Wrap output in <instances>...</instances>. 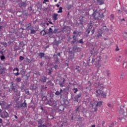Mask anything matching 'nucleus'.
<instances>
[{
    "label": "nucleus",
    "instance_id": "f257e3e1",
    "mask_svg": "<svg viewBox=\"0 0 127 127\" xmlns=\"http://www.w3.org/2000/svg\"><path fill=\"white\" fill-rule=\"evenodd\" d=\"M93 11L94 12L93 14H92L91 16L94 20L98 19V18H99V17H98L99 16V17H101V18H103V17H104V14L103 13H101L100 14L99 13H98V12H97L95 9H93Z\"/></svg>",
    "mask_w": 127,
    "mask_h": 127
},
{
    "label": "nucleus",
    "instance_id": "f03ea898",
    "mask_svg": "<svg viewBox=\"0 0 127 127\" xmlns=\"http://www.w3.org/2000/svg\"><path fill=\"white\" fill-rule=\"evenodd\" d=\"M79 32L74 31L73 32V35L72 36V40L71 42V44H75V43H78V39L77 38L79 35Z\"/></svg>",
    "mask_w": 127,
    "mask_h": 127
},
{
    "label": "nucleus",
    "instance_id": "7ed1b4c3",
    "mask_svg": "<svg viewBox=\"0 0 127 127\" xmlns=\"http://www.w3.org/2000/svg\"><path fill=\"white\" fill-rule=\"evenodd\" d=\"M43 98H46V101H47L46 102V104L47 105H49V106H54V105H55V104L56 103V102L55 101H54V100H53V98L50 97L49 99H47V98H46V96L44 95L43 96Z\"/></svg>",
    "mask_w": 127,
    "mask_h": 127
},
{
    "label": "nucleus",
    "instance_id": "20e7f679",
    "mask_svg": "<svg viewBox=\"0 0 127 127\" xmlns=\"http://www.w3.org/2000/svg\"><path fill=\"white\" fill-rule=\"evenodd\" d=\"M19 1H20L19 3V6L21 8H24V7H25L27 5V3H26L27 0H19Z\"/></svg>",
    "mask_w": 127,
    "mask_h": 127
},
{
    "label": "nucleus",
    "instance_id": "39448f33",
    "mask_svg": "<svg viewBox=\"0 0 127 127\" xmlns=\"http://www.w3.org/2000/svg\"><path fill=\"white\" fill-rule=\"evenodd\" d=\"M71 27L68 26H65L61 29V31L63 32V33H69Z\"/></svg>",
    "mask_w": 127,
    "mask_h": 127
},
{
    "label": "nucleus",
    "instance_id": "423d86ee",
    "mask_svg": "<svg viewBox=\"0 0 127 127\" xmlns=\"http://www.w3.org/2000/svg\"><path fill=\"white\" fill-rule=\"evenodd\" d=\"M96 94H97V96H100V97L102 98H105L106 97V93H104V92L101 90H97Z\"/></svg>",
    "mask_w": 127,
    "mask_h": 127
},
{
    "label": "nucleus",
    "instance_id": "0eeeda50",
    "mask_svg": "<svg viewBox=\"0 0 127 127\" xmlns=\"http://www.w3.org/2000/svg\"><path fill=\"white\" fill-rule=\"evenodd\" d=\"M65 82H66L65 78H61L59 82L60 86L62 87H65Z\"/></svg>",
    "mask_w": 127,
    "mask_h": 127
},
{
    "label": "nucleus",
    "instance_id": "6e6552de",
    "mask_svg": "<svg viewBox=\"0 0 127 127\" xmlns=\"http://www.w3.org/2000/svg\"><path fill=\"white\" fill-rule=\"evenodd\" d=\"M120 110H119V114L121 115V116H124L125 117H127V113L126 111H125L124 110V109H123L122 108V107H120Z\"/></svg>",
    "mask_w": 127,
    "mask_h": 127
},
{
    "label": "nucleus",
    "instance_id": "1a4fd4ad",
    "mask_svg": "<svg viewBox=\"0 0 127 127\" xmlns=\"http://www.w3.org/2000/svg\"><path fill=\"white\" fill-rule=\"evenodd\" d=\"M81 96H82V94H81V93H78L76 96H75L74 97V99H73L74 102H78L79 101L78 99H79V98H81Z\"/></svg>",
    "mask_w": 127,
    "mask_h": 127
},
{
    "label": "nucleus",
    "instance_id": "9d476101",
    "mask_svg": "<svg viewBox=\"0 0 127 127\" xmlns=\"http://www.w3.org/2000/svg\"><path fill=\"white\" fill-rule=\"evenodd\" d=\"M77 47L78 46L74 45L73 47V51H74V52H80L81 51V48Z\"/></svg>",
    "mask_w": 127,
    "mask_h": 127
},
{
    "label": "nucleus",
    "instance_id": "9b49d317",
    "mask_svg": "<svg viewBox=\"0 0 127 127\" xmlns=\"http://www.w3.org/2000/svg\"><path fill=\"white\" fill-rule=\"evenodd\" d=\"M93 2H96V4L101 5L104 3V0H94Z\"/></svg>",
    "mask_w": 127,
    "mask_h": 127
},
{
    "label": "nucleus",
    "instance_id": "f8f14e48",
    "mask_svg": "<svg viewBox=\"0 0 127 127\" xmlns=\"http://www.w3.org/2000/svg\"><path fill=\"white\" fill-rule=\"evenodd\" d=\"M62 92H63V90L62 88L60 89V91H57L55 93V95L56 96H60V98H62Z\"/></svg>",
    "mask_w": 127,
    "mask_h": 127
},
{
    "label": "nucleus",
    "instance_id": "ddd939ff",
    "mask_svg": "<svg viewBox=\"0 0 127 127\" xmlns=\"http://www.w3.org/2000/svg\"><path fill=\"white\" fill-rule=\"evenodd\" d=\"M92 106L93 109H94V112H97V110H98V108H97V107H98L97 105V101H94Z\"/></svg>",
    "mask_w": 127,
    "mask_h": 127
},
{
    "label": "nucleus",
    "instance_id": "4468645a",
    "mask_svg": "<svg viewBox=\"0 0 127 127\" xmlns=\"http://www.w3.org/2000/svg\"><path fill=\"white\" fill-rule=\"evenodd\" d=\"M3 115H1V118H2V119H4L5 118H8V113H7V112H6V111H4L3 112Z\"/></svg>",
    "mask_w": 127,
    "mask_h": 127
},
{
    "label": "nucleus",
    "instance_id": "2eb2a0df",
    "mask_svg": "<svg viewBox=\"0 0 127 127\" xmlns=\"http://www.w3.org/2000/svg\"><path fill=\"white\" fill-rule=\"evenodd\" d=\"M7 71V70H6V68L5 67H1L0 68V75H1V74H4V73H5Z\"/></svg>",
    "mask_w": 127,
    "mask_h": 127
},
{
    "label": "nucleus",
    "instance_id": "dca6fc26",
    "mask_svg": "<svg viewBox=\"0 0 127 127\" xmlns=\"http://www.w3.org/2000/svg\"><path fill=\"white\" fill-rule=\"evenodd\" d=\"M47 86H44V85H42L41 86V91L42 93H44L45 91H46Z\"/></svg>",
    "mask_w": 127,
    "mask_h": 127
},
{
    "label": "nucleus",
    "instance_id": "f3484780",
    "mask_svg": "<svg viewBox=\"0 0 127 127\" xmlns=\"http://www.w3.org/2000/svg\"><path fill=\"white\" fill-rule=\"evenodd\" d=\"M58 17V14L54 13L53 15L52 18L54 21H56V20H57V19H58V18H57Z\"/></svg>",
    "mask_w": 127,
    "mask_h": 127
},
{
    "label": "nucleus",
    "instance_id": "a211bd4d",
    "mask_svg": "<svg viewBox=\"0 0 127 127\" xmlns=\"http://www.w3.org/2000/svg\"><path fill=\"white\" fill-rule=\"evenodd\" d=\"M47 79V77L46 76H42L41 78L40 79V81L42 82V83H45L46 82V80Z\"/></svg>",
    "mask_w": 127,
    "mask_h": 127
},
{
    "label": "nucleus",
    "instance_id": "6ab92c4d",
    "mask_svg": "<svg viewBox=\"0 0 127 127\" xmlns=\"http://www.w3.org/2000/svg\"><path fill=\"white\" fill-rule=\"evenodd\" d=\"M26 28L27 30H31L32 29V27L31 26V23L26 25Z\"/></svg>",
    "mask_w": 127,
    "mask_h": 127
},
{
    "label": "nucleus",
    "instance_id": "aec40b11",
    "mask_svg": "<svg viewBox=\"0 0 127 127\" xmlns=\"http://www.w3.org/2000/svg\"><path fill=\"white\" fill-rule=\"evenodd\" d=\"M10 88L11 89L12 91H15V86H14V83L13 82H11Z\"/></svg>",
    "mask_w": 127,
    "mask_h": 127
},
{
    "label": "nucleus",
    "instance_id": "412c9836",
    "mask_svg": "<svg viewBox=\"0 0 127 127\" xmlns=\"http://www.w3.org/2000/svg\"><path fill=\"white\" fill-rule=\"evenodd\" d=\"M103 75H104L105 76H110V75H111V73H110L109 71L105 70L103 71Z\"/></svg>",
    "mask_w": 127,
    "mask_h": 127
},
{
    "label": "nucleus",
    "instance_id": "4be33fe9",
    "mask_svg": "<svg viewBox=\"0 0 127 127\" xmlns=\"http://www.w3.org/2000/svg\"><path fill=\"white\" fill-rule=\"evenodd\" d=\"M40 34H41V35H43V36H44L47 34V32H46V31H45V28L40 32Z\"/></svg>",
    "mask_w": 127,
    "mask_h": 127
},
{
    "label": "nucleus",
    "instance_id": "5701e85b",
    "mask_svg": "<svg viewBox=\"0 0 127 127\" xmlns=\"http://www.w3.org/2000/svg\"><path fill=\"white\" fill-rule=\"evenodd\" d=\"M13 71H17L16 73H14V74L15 75V76H18V75H19V72H18L19 71V70L18 69V68L17 67L14 68Z\"/></svg>",
    "mask_w": 127,
    "mask_h": 127
},
{
    "label": "nucleus",
    "instance_id": "b1692460",
    "mask_svg": "<svg viewBox=\"0 0 127 127\" xmlns=\"http://www.w3.org/2000/svg\"><path fill=\"white\" fill-rule=\"evenodd\" d=\"M119 120H120L121 122H125L126 120H127V116H123L119 118Z\"/></svg>",
    "mask_w": 127,
    "mask_h": 127
},
{
    "label": "nucleus",
    "instance_id": "393cba45",
    "mask_svg": "<svg viewBox=\"0 0 127 127\" xmlns=\"http://www.w3.org/2000/svg\"><path fill=\"white\" fill-rule=\"evenodd\" d=\"M54 60L56 62V63H58L59 62V58H58V57L55 55H54Z\"/></svg>",
    "mask_w": 127,
    "mask_h": 127
},
{
    "label": "nucleus",
    "instance_id": "a878e982",
    "mask_svg": "<svg viewBox=\"0 0 127 127\" xmlns=\"http://www.w3.org/2000/svg\"><path fill=\"white\" fill-rule=\"evenodd\" d=\"M48 75H51L53 72V68H50L48 69Z\"/></svg>",
    "mask_w": 127,
    "mask_h": 127
},
{
    "label": "nucleus",
    "instance_id": "bb28decb",
    "mask_svg": "<svg viewBox=\"0 0 127 127\" xmlns=\"http://www.w3.org/2000/svg\"><path fill=\"white\" fill-rule=\"evenodd\" d=\"M14 91V94H15L16 96H17V97H19V94L20 92H19V91H18L17 89H15Z\"/></svg>",
    "mask_w": 127,
    "mask_h": 127
},
{
    "label": "nucleus",
    "instance_id": "cd10ccee",
    "mask_svg": "<svg viewBox=\"0 0 127 127\" xmlns=\"http://www.w3.org/2000/svg\"><path fill=\"white\" fill-rule=\"evenodd\" d=\"M101 61V57H97L95 59V62L97 64H99V62Z\"/></svg>",
    "mask_w": 127,
    "mask_h": 127
},
{
    "label": "nucleus",
    "instance_id": "c85d7f7f",
    "mask_svg": "<svg viewBox=\"0 0 127 127\" xmlns=\"http://www.w3.org/2000/svg\"><path fill=\"white\" fill-rule=\"evenodd\" d=\"M45 54L44 53H39V57L40 58H43V57H45Z\"/></svg>",
    "mask_w": 127,
    "mask_h": 127
},
{
    "label": "nucleus",
    "instance_id": "c756f323",
    "mask_svg": "<svg viewBox=\"0 0 127 127\" xmlns=\"http://www.w3.org/2000/svg\"><path fill=\"white\" fill-rule=\"evenodd\" d=\"M96 104L97 105V107H102L103 105V101H96Z\"/></svg>",
    "mask_w": 127,
    "mask_h": 127
},
{
    "label": "nucleus",
    "instance_id": "7c9ffc66",
    "mask_svg": "<svg viewBox=\"0 0 127 127\" xmlns=\"http://www.w3.org/2000/svg\"><path fill=\"white\" fill-rule=\"evenodd\" d=\"M75 114H79L80 112V106H78L77 108L74 110Z\"/></svg>",
    "mask_w": 127,
    "mask_h": 127
},
{
    "label": "nucleus",
    "instance_id": "2f4dec72",
    "mask_svg": "<svg viewBox=\"0 0 127 127\" xmlns=\"http://www.w3.org/2000/svg\"><path fill=\"white\" fill-rule=\"evenodd\" d=\"M89 24V26L88 27V30H91V29H92V28H93V25H92V22H90V23L88 24Z\"/></svg>",
    "mask_w": 127,
    "mask_h": 127
},
{
    "label": "nucleus",
    "instance_id": "473e14b6",
    "mask_svg": "<svg viewBox=\"0 0 127 127\" xmlns=\"http://www.w3.org/2000/svg\"><path fill=\"white\" fill-rule=\"evenodd\" d=\"M81 113H82V114H87L88 111L87 110H85V108H82V110L81 111Z\"/></svg>",
    "mask_w": 127,
    "mask_h": 127
},
{
    "label": "nucleus",
    "instance_id": "72a5a7b5",
    "mask_svg": "<svg viewBox=\"0 0 127 127\" xmlns=\"http://www.w3.org/2000/svg\"><path fill=\"white\" fill-rule=\"evenodd\" d=\"M100 37H102V34H98L95 35L94 38H96V39H99V38H100Z\"/></svg>",
    "mask_w": 127,
    "mask_h": 127
},
{
    "label": "nucleus",
    "instance_id": "f704fd0d",
    "mask_svg": "<svg viewBox=\"0 0 127 127\" xmlns=\"http://www.w3.org/2000/svg\"><path fill=\"white\" fill-rule=\"evenodd\" d=\"M66 7H67L68 10H69V9H71V8H72V7H73V5H72L71 4H67L66 5Z\"/></svg>",
    "mask_w": 127,
    "mask_h": 127
},
{
    "label": "nucleus",
    "instance_id": "c9c22d12",
    "mask_svg": "<svg viewBox=\"0 0 127 127\" xmlns=\"http://www.w3.org/2000/svg\"><path fill=\"white\" fill-rule=\"evenodd\" d=\"M36 7H37L38 10H41V4H38V5H36Z\"/></svg>",
    "mask_w": 127,
    "mask_h": 127
},
{
    "label": "nucleus",
    "instance_id": "e433bc0d",
    "mask_svg": "<svg viewBox=\"0 0 127 127\" xmlns=\"http://www.w3.org/2000/svg\"><path fill=\"white\" fill-rule=\"evenodd\" d=\"M53 29H52V28H49V34H53L54 33H53Z\"/></svg>",
    "mask_w": 127,
    "mask_h": 127
},
{
    "label": "nucleus",
    "instance_id": "4c0bfd02",
    "mask_svg": "<svg viewBox=\"0 0 127 127\" xmlns=\"http://www.w3.org/2000/svg\"><path fill=\"white\" fill-rule=\"evenodd\" d=\"M16 82L17 83H20V82H21V78L20 77H17L16 78Z\"/></svg>",
    "mask_w": 127,
    "mask_h": 127
},
{
    "label": "nucleus",
    "instance_id": "58836bf2",
    "mask_svg": "<svg viewBox=\"0 0 127 127\" xmlns=\"http://www.w3.org/2000/svg\"><path fill=\"white\" fill-rule=\"evenodd\" d=\"M79 68H80L79 66H76L74 68V70H77V71L78 72V73H80L81 70L79 69Z\"/></svg>",
    "mask_w": 127,
    "mask_h": 127
},
{
    "label": "nucleus",
    "instance_id": "ea45409f",
    "mask_svg": "<svg viewBox=\"0 0 127 127\" xmlns=\"http://www.w3.org/2000/svg\"><path fill=\"white\" fill-rule=\"evenodd\" d=\"M20 107H24L25 108L26 107V103H25V101L23 103L20 105Z\"/></svg>",
    "mask_w": 127,
    "mask_h": 127
},
{
    "label": "nucleus",
    "instance_id": "a19ab883",
    "mask_svg": "<svg viewBox=\"0 0 127 127\" xmlns=\"http://www.w3.org/2000/svg\"><path fill=\"white\" fill-rule=\"evenodd\" d=\"M77 43L83 44V43H84V42L83 41V39L79 40L78 41L77 40Z\"/></svg>",
    "mask_w": 127,
    "mask_h": 127
},
{
    "label": "nucleus",
    "instance_id": "79ce46f5",
    "mask_svg": "<svg viewBox=\"0 0 127 127\" xmlns=\"http://www.w3.org/2000/svg\"><path fill=\"white\" fill-rule=\"evenodd\" d=\"M45 60H50L51 59V57L46 56L44 57Z\"/></svg>",
    "mask_w": 127,
    "mask_h": 127
},
{
    "label": "nucleus",
    "instance_id": "37998d69",
    "mask_svg": "<svg viewBox=\"0 0 127 127\" xmlns=\"http://www.w3.org/2000/svg\"><path fill=\"white\" fill-rule=\"evenodd\" d=\"M24 91L25 94H27V95H30L29 90H27V89H24Z\"/></svg>",
    "mask_w": 127,
    "mask_h": 127
},
{
    "label": "nucleus",
    "instance_id": "c03bdc74",
    "mask_svg": "<svg viewBox=\"0 0 127 127\" xmlns=\"http://www.w3.org/2000/svg\"><path fill=\"white\" fill-rule=\"evenodd\" d=\"M80 119H81V117H80V116H77V118H76V117L74 118V120L76 121H78Z\"/></svg>",
    "mask_w": 127,
    "mask_h": 127
},
{
    "label": "nucleus",
    "instance_id": "a18cd8bd",
    "mask_svg": "<svg viewBox=\"0 0 127 127\" xmlns=\"http://www.w3.org/2000/svg\"><path fill=\"white\" fill-rule=\"evenodd\" d=\"M36 31L35 30L31 29V34H35Z\"/></svg>",
    "mask_w": 127,
    "mask_h": 127
},
{
    "label": "nucleus",
    "instance_id": "49530a36",
    "mask_svg": "<svg viewBox=\"0 0 127 127\" xmlns=\"http://www.w3.org/2000/svg\"><path fill=\"white\" fill-rule=\"evenodd\" d=\"M24 59V57H23L22 56L19 57L20 62H21V61H22V60H23Z\"/></svg>",
    "mask_w": 127,
    "mask_h": 127
},
{
    "label": "nucleus",
    "instance_id": "de8ad7c7",
    "mask_svg": "<svg viewBox=\"0 0 127 127\" xmlns=\"http://www.w3.org/2000/svg\"><path fill=\"white\" fill-rule=\"evenodd\" d=\"M62 9H63L62 7H60L59 10L58 11V13H60L61 12H62Z\"/></svg>",
    "mask_w": 127,
    "mask_h": 127
},
{
    "label": "nucleus",
    "instance_id": "09e8293b",
    "mask_svg": "<svg viewBox=\"0 0 127 127\" xmlns=\"http://www.w3.org/2000/svg\"><path fill=\"white\" fill-rule=\"evenodd\" d=\"M0 59L1 60H4L5 59V57H4V56H1Z\"/></svg>",
    "mask_w": 127,
    "mask_h": 127
},
{
    "label": "nucleus",
    "instance_id": "8fccbe9b",
    "mask_svg": "<svg viewBox=\"0 0 127 127\" xmlns=\"http://www.w3.org/2000/svg\"><path fill=\"white\" fill-rule=\"evenodd\" d=\"M121 58H122V57L121 56H119L118 58L117 59V61L119 62V61H121Z\"/></svg>",
    "mask_w": 127,
    "mask_h": 127
},
{
    "label": "nucleus",
    "instance_id": "3c124183",
    "mask_svg": "<svg viewBox=\"0 0 127 127\" xmlns=\"http://www.w3.org/2000/svg\"><path fill=\"white\" fill-rule=\"evenodd\" d=\"M96 29L95 28H93V29L91 31V35H93V34H94L95 33V30Z\"/></svg>",
    "mask_w": 127,
    "mask_h": 127
},
{
    "label": "nucleus",
    "instance_id": "603ef678",
    "mask_svg": "<svg viewBox=\"0 0 127 127\" xmlns=\"http://www.w3.org/2000/svg\"><path fill=\"white\" fill-rule=\"evenodd\" d=\"M86 33H87V34H89L90 32H91L90 30H89L88 29H87V30H86Z\"/></svg>",
    "mask_w": 127,
    "mask_h": 127
},
{
    "label": "nucleus",
    "instance_id": "864d4df0",
    "mask_svg": "<svg viewBox=\"0 0 127 127\" xmlns=\"http://www.w3.org/2000/svg\"><path fill=\"white\" fill-rule=\"evenodd\" d=\"M58 32V30L57 29H55L53 31L54 33H57Z\"/></svg>",
    "mask_w": 127,
    "mask_h": 127
},
{
    "label": "nucleus",
    "instance_id": "5fc2aeb1",
    "mask_svg": "<svg viewBox=\"0 0 127 127\" xmlns=\"http://www.w3.org/2000/svg\"><path fill=\"white\" fill-rule=\"evenodd\" d=\"M73 90H75V91L74 92V94H76V93H77V92H78V89L77 88H73Z\"/></svg>",
    "mask_w": 127,
    "mask_h": 127
},
{
    "label": "nucleus",
    "instance_id": "6e6d98bb",
    "mask_svg": "<svg viewBox=\"0 0 127 127\" xmlns=\"http://www.w3.org/2000/svg\"><path fill=\"white\" fill-rule=\"evenodd\" d=\"M2 105H4V102L0 101V106H2Z\"/></svg>",
    "mask_w": 127,
    "mask_h": 127
},
{
    "label": "nucleus",
    "instance_id": "4d7b16f0",
    "mask_svg": "<svg viewBox=\"0 0 127 127\" xmlns=\"http://www.w3.org/2000/svg\"><path fill=\"white\" fill-rule=\"evenodd\" d=\"M40 66H43L44 65V62H42L40 63Z\"/></svg>",
    "mask_w": 127,
    "mask_h": 127
},
{
    "label": "nucleus",
    "instance_id": "13d9d810",
    "mask_svg": "<svg viewBox=\"0 0 127 127\" xmlns=\"http://www.w3.org/2000/svg\"><path fill=\"white\" fill-rule=\"evenodd\" d=\"M49 2V0H44L43 2V3H46V2Z\"/></svg>",
    "mask_w": 127,
    "mask_h": 127
},
{
    "label": "nucleus",
    "instance_id": "bf43d9fd",
    "mask_svg": "<svg viewBox=\"0 0 127 127\" xmlns=\"http://www.w3.org/2000/svg\"><path fill=\"white\" fill-rule=\"evenodd\" d=\"M56 56H59V57H61V54L60 53H58L57 54V55H56Z\"/></svg>",
    "mask_w": 127,
    "mask_h": 127
},
{
    "label": "nucleus",
    "instance_id": "052dcab7",
    "mask_svg": "<svg viewBox=\"0 0 127 127\" xmlns=\"http://www.w3.org/2000/svg\"><path fill=\"white\" fill-rule=\"evenodd\" d=\"M114 126V123H112L111 124V125L109 126V127H113Z\"/></svg>",
    "mask_w": 127,
    "mask_h": 127
},
{
    "label": "nucleus",
    "instance_id": "680f3d73",
    "mask_svg": "<svg viewBox=\"0 0 127 127\" xmlns=\"http://www.w3.org/2000/svg\"><path fill=\"white\" fill-rule=\"evenodd\" d=\"M94 62H96V60L93 58L91 63H94Z\"/></svg>",
    "mask_w": 127,
    "mask_h": 127
},
{
    "label": "nucleus",
    "instance_id": "e2e57ef3",
    "mask_svg": "<svg viewBox=\"0 0 127 127\" xmlns=\"http://www.w3.org/2000/svg\"><path fill=\"white\" fill-rule=\"evenodd\" d=\"M0 54H1V56H4V54H3V51H0Z\"/></svg>",
    "mask_w": 127,
    "mask_h": 127
},
{
    "label": "nucleus",
    "instance_id": "0e129e2a",
    "mask_svg": "<svg viewBox=\"0 0 127 127\" xmlns=\"http://www.w3.org/2000/svg\"><path fill=\"white\" fill-rule=\"evenodd\" d=\"M54 68H55V69H58V65L56 64L54 66Z\"/></svg>",
    "mask_w": 127,
    "mask_h": 127
},
{
    "label": "nucleus",
    "instance_id": "69168bd1",
    "mask_svg": "<svg viewBox=\"0 0 127 127\" xmlns=\"http://www.w3.org/2000/svg\"><path fill=\"white\" fill-rule=\"evenodd\" d=\"M41 24H42V26L43 27V26H44V27H45V23H42Z\"/></svg>",
    "mask_w": 127,
    "mask_h": 127
},
{
    "label": "nucleus",
    "instance_id": "338daca9",
    "mask_svg": "<svg viewBox=\"0 0 127 127\" xmlns=\"http://www.w3.org/2000/svg\"><path fill=\"white\" fill-rule=\"evenodd\" d=\"M121 21H126V19H125V18H123V19H120Z\"/></svg>",
    "mask_w": 127,
    "mask_h": 127
},
{
    "label": "nucleus",
    "instance_id": "774afa93",
    "mask_svg": "<svg viewBox=\"0 0 127 127\" xmlns=\"http://www.w3.org/2000/svg\"><path fill=\"white\" fill-rule=\"evenodd\" d=\"M127 32H124V36H127Z\"/></svg>",
    "mask_w": 127,
    "mask_h": 127
}]
</instances>
